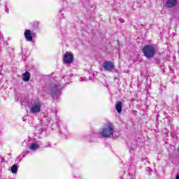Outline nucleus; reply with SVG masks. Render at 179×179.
Instances as JSON below:
<instances>
[{"label":"nucleus","mask_w":179,"mask_h":179,"mask_svg":"<svg viewBox=\"0 0 179 179\" xmlns=\"http://www.w3.org/2000/svg\"><path fill=\"white\" fill-rule=\"evenodd\" d=\"M72 76H73V73H71L69 76H64L62 78V80H66L68 78H72Z\"/></svg>","instance_id":"obj_18"},{"label":"nucleus","mask_w":179,"mask_h":179,"mask_svg":"<svg viewBox=\"0 0 179 179\" xmlns=\"http://www.w3.org/2000/svg\"><path fill=\"white\" fill-rule=\"evenodd\" d=\"M10 8V4L9 3V2L6 1L4 3V9H5L6 13H7V14L9 13Z\"/></svg>","instance_id":"obj_15"},{"label":"nucleus","mask_w":179,"mask_h":179,"mask_svg":"<svg viewBox=\"0 0 179 179\" xmlns=\"http://www.w3.org/2000/svg\"><path fill=\"white\" fill-rule=\"evenodd\" d=\"M22 80L24 82H29V80H30V72L25 71V73L22 74Z\"/></svg>","instance_id":"obj_12"},{"label":"nucleus","mask_w":179,"mask_h":179,"mask_svg":"<svg viewBox=\"0 0 179 179\" xmlns=\"http://www.w3.org/2000/svg\"><path fill=\"white\" fill-rule=\"evenodd\" d=\"M40 22L38 21H34L32 24L33 31H40Z\"/></svg>","instance_id":"obj_11"},{"label":"nucleus","mask_w":179,"mask_h":179,"mask_svg":"<svg viewBox=\"0 0 179 179\" xmlns=\"http://www.w3.org/2000/svg\"><path fill=\"white\" fill-rule=\"evenodd\" d=\"M134 157H130V162L127 163V166H129L131 169H134L135 167L136 163L134 162Z\"/></svg>","instance_id":"obj_16"},{"label":"nucleus","mask_w":179,"mask_h":179,"mask_svg":"<svg viewBox=\"0 0 179 179\" xmlns=\"http://www.w3.org/2000/svg\"><path fill=\"white\" fill-rule=\"evenodd\" d=\"M92 142H97V140L96 141L92 140Z\"/></svg>","instance_id":"obj_28"},{"label":"nucleus","mask_w":179,"mask_h":179,"mask_svg":"<svg viewBox=\"0 0 179 179\" xmlns=\"http://www.w3.org/2000/svg\"><path fill=\"white\" fill-rule=\"evenodd\" d=\"M114 132H115L114 125L108 123L99 130V133L92 134V138H94V136H97V138L99 136H102V138H110V136H113Z\"/></svg>","instance_id":"obj_1"},{"label":"nucleus","mask_w":179,"mask_h":179,"mask_svg":"<svg viewBox=\"0 0 179 179\" xmlns=\"http://www.w3.org/2000/svg\"><path fill=\"white\" fill-rule=\"evenodd\" d=\"M62 89H64V85H61V84H53L50 87V93L52 94V97L54 101H58L59 99V96H61V92H62Z\"/></svg>","instance_id":"obj_2"},{"label":"nucleus","mask_w":179,"mask_h":179,"mask_svg":"<svg viewBox=\"0 0 179 179\" xmlns=\"http://www.w3.org/2000/svg\"><path fill=\"white\" fill-rule=\"evenodd\" d=\"M0 135H1V132H0Z\"/></svg>","instance_id":"obj_31"},{"label":"nucleus","mask_w":179,"mask_h":179,"mask_svg":"<svg viewBox=\"0 0 179 179\" xmlns=\"http://www.w3.org/2000/svg\"><path fill=\"white\" fill-rule=\"evenodd\" d=\"M30 113L31 114H38L41 113L43 102L40 99H34L31 103Z\"/></svg>","instance_id":"obj_3"},{"label":"nucleus","mask_w":179,"mask_h":179,"mask_svg":"<svg viewBox=\"0 0 179 179\" xmlns=\"http://www.w3.org/2000/svg\"><path fill=\"white\" fill-rule=\"evenodd\" d=\"M103 68L104 71H107L108 72H113L114 71V63L110 61H105L103 63Z\"/></svg>","instance_id":"obj_7"},{"label":"nucleus","mask_w":179,"mask_h":179,"mask_svg":"<svg viewBox=\"0 0 179 179\" xmlns=\"http://www.w3.org/2000/svg\"><path fill=\"white\" fill-rule=\"evenodd\" d=\"M115 107L118 114H121V113L122 112V102L117 101Z\"/></svg>","instance_id":"obj_10"},{"label":"nucleus","mask_w":179,"mask_h":179,"mask_svg":"<svg viewBox=\"0 0 179 179\" xmlns=\"http://www.w3.org/2000/svg\"><path fill=\"white\" fill-rule=\"evenodd\" d=\"M119 20H120V22H122V19H120Z\"/></svg>","instance_id":"obj_29"},{"label":"nucleus","mask_w":179,"mask_h":179,"mask_svg":"<svg viewBox=\"0 0 179 179\" xmlns=\"http://www.w3.org/2000/svg\"><path fill=\"white\" fill-rule=\"evenodd\" d=\"M176 179H179V174L176 175Z\"/></svg>","instance_id":"obj_26"},{"label":"nucleus","mask_w":179,"mask_h":179,"mask_svg":"<svg viewBox=\"0 0 179 179\" xmlns=\"http://www.w3.org/2000/svg\"><path fill=\"white\" fill-rule=\"evenodd\" d=\"M17 170H19V166L17 164H13L10 168V171L13 174H16L17 173Z\"/></svg>","instance_id":"obj_14"},{"label":"nucleus","mask_w":179,"mask_h":179,"mask_svg":"<svg viewBox=\"0 0 179 179\" xmlns=\"http://www.w3.org/2000/svg\"><path fill=\"white\" fill-rule=\"evenodd\" d=\"M89 79H90V80H93V76H90Z\"/></svg>","instance_id":"obj_25"},{"label":"nucleus","mask_w":179,"mask_h":179,"mask_svg":"<svg viewBox=\"0 0 179 179\" xmlns=\"http://www.w3.org/2000/svg\"><path fill=\"white\" fill-rule=\"evenodd\" d=\"M178 5V0H166L164 6L167 9H171L176 8Z\"/></svg>","instance_id":"obj_9"},{"label":"nucleus","mask_w":179,"mask_h":179,"mask_svg":"<svg viewBox=\"0 0 179 179\" xmlns=\"http://www.w3.org/2000/svg\"><path fill=\"white\" fill-rule=\"evenodd\" d=\"M151 171H152L151 169H148L149 173H150Z\"/></svg>","instance_id":"obj_27"},{"label":"nucleus","mask_w":179,"mask_h":179,"mask_svg":"<svg viewBox=\"0 0 179 179\" xmlns=\"http://www.w3.org/2000/svg\"><path fill=\"white\" fill-rule=\"evenodd\" d=\"M142 52L148 59H150V58H153L155 55L156 54V49L151 45H147L143 47L142 50Z\"/></svg>","instance_id":"obj_4"},{"label":"nucleus","mask_w":179,"mask_h":179,"mask_svg":"<svg viewBox=\"0 0 179 179\" xmlns=\"http://www.w3.org/2000/svg\"><path fill=\"white\" fill-rule=\"evenodd\" d=\"M64 62L66 64H72L73 62V54H72V52H66L64 54Z\"/></svg>","instance_id":"obj_8"},{"label":"nucleus","mask_w":179,"mask_h":179,"mask_svg":"<svg viewBox=\"0 0 179 179\" xmlns=\"http://www.w3.org/2000/svg\"><path fill=\"white\" fill-rule=\"evenodd\" d=\"M129 176H130L131 179H134V174L131 173H131H129Z\"/></svg>","instance_id":"obj_22"},{"label":"nucleus","mask_w":179,"mask_h":179,"mask_svg":"<svg viewBox=\"0 0 179 179\" xmlns=\"http://www.w3.org/2000/svg\"><path fill=\"white\" fill-rule=\"evenodd\" d=\"M66 132H67L66 127H64V129L63 130L62 129L60 130L61 135H66Z\"/></svg>","instance_id":"obj_17"},{"label":"nucleus","mask_w":179,"mask_h":179,"mask_svg":"<svg viewBox=\"0 0 179 179\" xmlns=\"http://www.w3.org/2000/svg\"><path fill=\"white\" fill-rule=\"evenodd\" d=\"M59 15L60 17L64 18V9L59 10Z\"/></svg>","instance_id":"obj_21"},{"label":"nucleus","mask_w":179,"mask_h":179,"mask_svg":"<svg viewBox=\"0 0 179 179\" xmlns=\"http://www.w3.org/2000/svg\"><path fill=\"white\" fill-rule=\"evenodd\" d=\"M24 36L27 41L33 43V38H36V32L30 29H26Z\"/></svg>","instance_id":"obj_6"},{"label":"nucleus","mask_w":179,"mask_h":179,"mask_svg":"<svg viewBox=\"0 0 179 179\" xmlns=\"http://www.w3.org/2000/svg\"><path fill=\"white\" fill-rule=\"evenodd\" d=\"M129 152L130 153H134V151L135 149H136V141H134V143H131V145H129Z\"/></svg>","instance_id":"obj_13"},{"label":"nucleus","mask_w":179,"mask_h":179,"mask_svg":"<svg viewBox=\"0 0 179 179\" xmlns=\"http://www.w3.org/2000/svg\"><path fill=\"white\" fill-rule=\"evenodd\" d=\"M45 146H46V148H50V143H46Z\"/></svg>","instance_id":"obj_24"},{"label":"nucleus","mask_w":179,"mask_h":179,"mask_svg":"<svg viewBox=\"0 0 179 179\" xmlns=\"http://www.w3.org/2000/svg\"><path fill=\"white\" fill-rule=\"evenodd\" d=\"M55 120H56V121H59V117L56 116Z\"/></svg>","instance_id":"obj_23"},{"label":"nucleus","mask_w":179,"mask_h":179,"mask_svg":"<svg viewBox=\"0 0 179 179\" xmlns=\"http://www.w3.org/2000/svg\"><path fill=\"white\" fill-rule=\"evenodd\" d=\"M3 35L0 33V45L3 44Z\"/></svg>","instance_id":"obj_19"},{"label":"nucleus","mask_w":179,"mask_h":179,"mask_svg":"<svg viewBox=\"0 0 179 179\" xmlns=\"http://www.w3.org/2000/svg\"><path fill=\"white\" fill-rule=\"evenodd\" d=\"M2 73L1 72V70H0V75Z\"/></svg>","instance_id":"obj_30"},{"label":"nucleus","mask_w":179,"mask_h":179,"mask_svg":"<svg viewBox=\"0 0 179 179\" xmlns=\"http://www.w3.org/2000/svg\"><path fill=\"white\" fill-rule=\"evenodd\" d=\"M38 149H40V145L38 144L34 143H31L29 149H26L23 151L22 157H26L27 155H30L31 152H36V150H38Z\"/></svg>","instance_id":"obj_5"},{"label":"nucleus","mask_w":179,"mask_h":179,"mask_svg":"<svg viewBox=\"0 0 179 179\" xmlns=\"http://www.w3.org/2000/svg\"><path fill=\"white\" fill-rule=\"evenodd\" d=\"M80 82H86L87 79H86V77H80L79 79Z\"/></svg>","instance_id":"obj_20"}]
</instances>
